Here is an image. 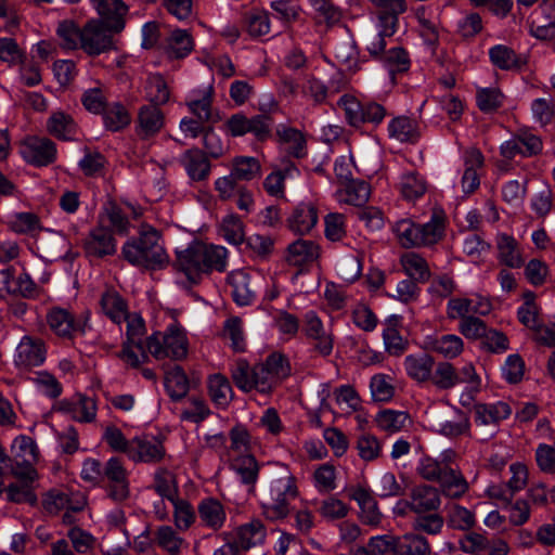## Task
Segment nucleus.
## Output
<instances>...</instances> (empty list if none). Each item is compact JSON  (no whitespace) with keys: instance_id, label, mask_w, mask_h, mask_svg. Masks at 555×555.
I'll list each match as a JSON object with an SVG mask.
<instances>
[{"instance_id":"1","label":"nucleus","mask_w":555,"mask_h":555,"mask_svg":"<svg viewBox=\"0 0 555 555\" xmlns=\"http://www.w3.org/2000/svg\"><path fill=\"white\" fill-rule=\"evenodd\" d=\"M268 486L260 499L263 516L271 521L283 520L291 514V503L300 494L298 480L291 468L273 463Z\"/></svg>"},{"instance_id":"2","label":"nucleus","mask_w":555,"mask_h":555,"mask_svg":"<svg viewBox=\"0 0 555 555\" xmlns=\"http://www.w3.org/2000/svg\"><path fill=\"white\" fill-rule=\"evenodd\" d=\"M121 255L132 266L145 269H158L168 262L159 232L149 224H142L139 236L122 245Z\"/></svg>"},{"instance_id":"3","label":"nucleus","mask_w":555,"mask_h":555,"mask_svg":"<svg viewBox=\"0 0 555 555\" xmlns=\"http://www.w3.org/2000/svg\"><path fill=\"white\" fill-rule=\"evenodd\" d=\"M392 231L404 248L430 246L442 238L444 220L437 214L424 224H417L411 219H401L393 224Z\"/></svg>"},{"instance_id":"4","label":"nucleus","mask_w":555,"mask_h":555,"mask_svg":"<svg viewBox=\"0 0 555 555\" xmlns=\"http://www.w3.org/2000/svg\"><path fill=\"white\" fill-rule=\"evenodd\" d=\"M147 351L157 360H182L189 351V340L181 325L173 323L164 332H157L146 339Z\"/></svg>"},{"instance_id":"5","label":"nucleus","mask_w":555,"mask_h":555,"mask_svg":"<svg viewBox=\"0 0 555 555\" xmlns=\"http://www.w3.org/2000/svg\"><path fill=\"white\" fill-rule=\"evenodd\" d=\"M46 319L50 330L63 338L86 335L91 331L90 313L88 311L75 318L68 310L54 307L48 311Z\"/></svg>"},{"instance_id":"6","label":"nucleus","mask_w":555,"mask_h":555,"mask_svg":"<svg viewBox=\"0 0 555 555\" xmlns=\"http://www.w3.org/2000/svg\"><path fill=\"white\" fill-rule=\"evenodd\" d=\"M12 459L14 462V476L17 479L35 480L37 472L34 462L37 460V448L34 440L21 435L13 440L11 446Z\"/></svg>"},{"instance_id":"7","label":"nucleus","mask_w":555,"mask_h":555,"mask_svg":"<svg viewBox=\"0 0 555 555\" xmlns=\"http://www.w3.org/2000/svg\"><path fill=\"white\" fill-rule=\"evenodd\" d=\"M225 130L232 137L253 133L258 140H266L271 134V118L267 115H256L248 118L242 113L232 115L224 124Z\"/></svg>"},{"instance_id":"8","label":"nucleus","mask_w":555,"mask_h":555,"mask_svg":"<svg viewBox=\"0 0 555 555\" xmlns=\"http://www.w3.org/2000/svg\"><path fill=\"white\" fill-rule=\"evenodd\" d=\"M103 477L106 480V494L117 503L130 496L128 472L118 457H111L104 465Z\"/></svg>"},{"instance_id":"9","label":"nucleus","mask_w":555,"mask_h":555,"mask_svg":"<svg viewBox=\"0 0 555 555\" xmlns=\"http://www.w3.org/2000/svg\"><path fill=\"white\" fill-rule=\"evenodd\" d=\"M46 354L47 349L42 339L25 335L15 348L13 362L20 370H30L43 364Z\"/></svg>"},{"instance_id":"10","label":"nucleus","mask_w":555,"mask_h":555,"mask_svg":"<svg viewBox=\"0 0 555 555\" xmlns=\"http://www.w3.org/2000/svg\"><path fill=\"white\" fill-rule=\"evenodd\" d=\"M305 335L312 341L313 349L322 357H327L334 348V335L331 328H326L314 311L305 314Z\"/></svg>"},{"instance_id":"11","label":"nucleus","mask_w":555,"mask_h":555,"mask_svg":"<svg viewBox=\"0 0 555 555\" xmlns=\"http://www.w3.org/2000/svg\"><path fill=\"white\" fill-rule=\"evenodd\" d=\"M22 157L29 164L47 166L56 157V146L48 138L28 137L20 145Z\"/></svg>"},{"instance_id":"12","label":"nucleus","mask_w":555,"mask_h":555,"mask_svg":"<svg viewBox=\"0 0 555 555\" xmlns=\"http://www.w3.org/2000/svg\"><path fill=\"white\" fill-rule=\"evenodd\" d=\"M215 89L212 85L191 90L185 99V105L190 113L199 120L216 122L219 119L218 113L212 106Z\"/></svg>"},{"instance_id":"13","label":"nucleus","mask_w":555,"mask_h":555,"mask_svg":"<svg viewBox=\"0 0 555 555\" xmlns=\"http://www.w3.org/2000/svg\"><path fill=\"white\" fill-rule=\"evenodd\" d=\"M109 29L102 22L92 20L82 28L81 49L89 55H99L113 47Z\"/></svg>"},{"instance_id":"14","label":"nucleus","mask_w":555,"mask_h":555,"mask_svg":"<svg viewBox=\"0 0 555 555\" xmlns=\"http://www.w3.org/2000/svg\"><path fill=\"white\" fill-rule=\"evenodd\" d=\"M492 305L487 297L475 295L468 297H453L447 304V315L450 320L470 318L474 314L487 315L490 313Z\"/></svg>"},{"instance_id":"15","label":"nucleus","mask_w":555,"mask_h":555,"mask_svg":"<svg viewBox=\"0 0 555 555\" xmlns=\"http://www.w3.org/2000/svg\"><path fill=\"white\" fill-rule=\"evenodd\" d=\"M542 141L534 133L528 130H520L509 140L502 143L500 151L502 156L512 159L517 155L530 157L542 151Z\"/></svg>"},{"instance_id":"16","label":"nucleus","mask_w":555,"mask_h":555,"mask_svg":"<svg viewBox=\"0 0 555 555\" xmlns=\"http://www.w3.org/2000/svg\"><path fill=\"white\" fill-rule=\"evenodd\" d=\"M433 429L446 437L456 438L469 433L470 423L462 411L454 409L444 420L440 418L436 411L428 414Z\"/></svg>"},{"instance_id":"17","label":"nucleus","mask_w":555,"mask_h":555,"mask_svg":"<svg viewBox=\"0 0 555 555\" xmlns=\"http://www.w3.org/2000/svg\"><path fill=\"white\" fill-rule=\"evenodd\" d=\"M90 3L111 31L120 33L125 28L129 9L122 0H90Z\"/></svg>"},{"instance_id":"18","label":"nucleus","mask_w":555,"mask_h":555,"mask_svg":"<svg viewBox=\"0 0 555 555\" xmlns=\"http://www.w3.org/2000/svg\"><path fill=\"white\" fill-rule=\"evenodd\" d=\"M175 268L183 273L188 281L197 283L206 273L201 255V243L191 244L184 250L177 251Z\"/></svg>"},{"instance_id":"19","label":"nucleus","mask_w":555,"mask_h":555,"mask_svg":"<svg viewBox=\"0 0 555 555\" xmlns=\"http://www.w3.org/2000/svg\"><path fill=\"white\" fill-rule=\"evenodd\" d=\"M83 249L90 258H103L116 253L117 243L111 230L99 225L91 230L85 238Z\"/></svg>"},{"instance_id":"20","label":"nucleus","mask_w":555,"mask_h":555,"mask_svg":"<svg viewBox=\"0 0 555 555\" xmlns=\"http://www.w3.org/2000/svg\"><path fill=\"white\" fill-rule=\"evenodd\" d=\"M165 126L163 111L152 104H145L138 111L135 121V133L141 140H149L160 132Z\"/></svg>"},{"instance_id":"21","label":"nucleus","mask_w":555,"mask_h":555,"mask_svg":"<svg viewBox=\"0 0 555 555\" xmlns=\"http://www.w3.org/2000/svg\"><path fill=\"white\" fill-rule=\"evenodd\" d=\"M165 455V449L160 441L155 438L134 437L130 440V448L127 456L135 463H155Z\"/></svg>"},{"instance_id":"22","label":"nucleus","mask_w":555,"mask_h":555,"mask_svg":"<svg viewBox=\"0 0 555 555\" xmlns=\"http://www.w3.org/2000/svg\"><path fill=\"white\" fill-rule=\"evenodd\" d=\"M349 496L358 503L360 519L363 524L371 527H378L380 525L383 514L369 490L363 487H356L350 490Z\"/></svg>"},{"instance_id":"23","label":"nucleus","mask_w":555,"mask_h":555,"mask_svg":"<svg viewBox=\"0 0 555 555\" xmlns=\"http://www.w3.org/2000/svg\"><path fill=\"white\" fill-rule=\"evenodd\" d=\"M318 219L319 216L315 205L307 202L298 204L288 216L286 222L292 232L305 235L311 232Z\"/></svg>"},{"instance_id":"24","label":"nucleus","mask_w":555,"mask_h":555,"mask_svg":"<svg viewBox=\"0 0 555 555\" xmlns=\"http://www.w3.org/2000/svg\"><path fill=\"white\" fill-rule=\"evenodd\" d=\"M403 366L406 375L418 384L427 383L431 379V373L435 367V359L426 352L408 354L404 358Z\"/></svg>"},{"instance_id":"25","label":"nucleus","mask_w":555,"mask_h":555,"mask_svg":"<svg viewBox=\"0 0 555 555\" xmlns=\"http://www.w3.org/2000/svg\"><path fill=\"white\" fill-rule=\"evenodd\" d=\"M320 257V246L310 240L299 238L287 247L286 260L295 267L314 263Z\"/></svg>"},{"instance_id":"26","label":"nucleus","mask_w":555,"mask_h":555,"mask_svg":"<svg viewBox=\"0 0 555 555\" xmlns=\"http://www.w3.org/2000/svg\"><path fill=\"white\" fill-rule=\"evenodd\" d=\"M464 173L461 179L462 190L465 194L475 192L479 184L478 170L483 166V156L480 151L470 149L465 152L464 155Z\"/></svg>"},{"instance_id":"27","label":"nucleus","mask_w":555,"mask_h":555,"mask_svg":"<svg viewBox=\"0 0 555 555\" xmlns=\"http://www.w3.org/2000/svg\"><path fill=\"white\" fill-rule=\"evenodd\" d=\"M201 524L214 531L221 529L227 519L224 506L214 498L202 500L197 506Z\"/></svg>"},{"instance_id":"28","label":"nucleus","mask_w":555,"mask_h":555,"mask_svg":"<svg viewBox=\"0 0 555 555\" xmlns=\"http://www.w3.org/2000/svg\"><path fill=\"white\" fill-rule=\"evenodd\" d=\"M266 538V528L261 520L253 519L251 521L240 526L234 534L233 542L237 545L240 551L249 550L256 545L261 544Z\"/></svg>"},{"instance_id":"29","label":"nucleus","mask_w":555,"mask_h":555,"mask_svg":"<svg viewBox=\"0 0 555 555\" xmlns=\"http://www.w3.org/2000/svg\"><path fill=\"white\" fill-rule=\"evenodd\" d=\"M180 163L193 181L205 180L210 172V163L205 153L199 149L185 151L181 155Z\"/></svg>"},{"instance_id":"30","label":"nucleus","mask_w":555,"mask_h":555,"mask_svg":"<svg viewBox=\"0 0 555 555\" xmlns=\"http://www.w3.org/2000/svg\"><path fill=\"white\" fill-rule=\"evenodd\" d=\"M431 546L428 540L416 533L409 532L396 535L393 555H430Z\"/></svg>"},{"instance_id":"31","label":"nucleus","mask_w":555,"mask_h":555,"mask_svg":"<svg viewBox=\"0 0 555 555\" xmlns=\"http://www.w3.org/2000/svg\"><path fill=\"white\" fill-rule=\"evenodd\" d=\"M410 499H412L413 512L416 514L436 511L441 505L439 490L428 485H422L412 489Z\"/></svg>"},{"instance_id":"32","label":"nucleus","mask_w":555,"mask_h":555,"mask_svg":"<svg viewBox=\"0 0 555 555\" xmlns=\"http://www.w3.org/2000/svg\"><path fill=\"white\" fill-rule=\"evenodd\" d=\"M60 409L69 414L73 420L81 423H90L96 416L95 400L86 396H79L72 401H61Z\"/></svg>"},{"instance_id":"33","label":"nucleus","mask_w":555,"mask_h":555,"mask_svg":"<svg viewBox=\"0 0 555 555\" xmlns=\"http://www.w3.org/2000/svg\"><path fill=\"white\" fill-rule=\"evenodd\" d=\"M228 282L232 288V296L238 306H248L255 299V291L250 285V278L243 270L232 271L228 275Z\"/></svg>"},{"instance_id":"34","label":"nucleus","mask_w":555,"mask_h":555,"mask_svg":"<svg viewBox=\"0 0 555 555\" xmlns=\"http://www.w3.org/2000/svg\"><path fill=\"white\" fill-rule=\"evenodd\" d=\"M47 130L60 140H74L78 128L74 118L62 111L53 112L47 120Z\"/></svg>"},{"instance_id":"35","label":"nucleus","mask_w":555,"mask_h":555,"mask_svg":"<svg viewBox=\"0 0 555 555\" xmlns=\"http://www.w3.org/2000/svg\"><path fill=\"white\" fill-rule=\"evenodd\" d=\"M336 191V198L339 203L362 206L371 194L370 185L363 180H350Z\"/></svg>"},{"instance_id":"36","label":"nucleus","mask_w":555,"mask_h":555,"mask_svg":"<svg viewBox=\"0 0 555 555\" xmlns=\"http://www.w3.org/2000/svg\"><path fill=\"white\" fill-rule=\"evenodd\" d=\"M441 493L450 499H460L469 490V483L461 470L448 467L438 481Z\"/></svg>"},{"instance_id":"37","label":"nucleus","mask_w":555,"mask_h":555,"mask_svg":"<svg viewBox=\"0 0 555 555\" xmlns=\"http://www.w3.org/2000/svg\"><path fill=\"white\" fill-rule=\"evenodd\" d=\"M400 264L404 273L420 283L427 282L430 276V268L427 260L415 251H406L400 257Z\"/></svg>"},{"instance_id":"38","label":"nucleus","mask_w":555,"mask_h":555,"mask_svg":"<svg viewBox=\"0 0 555 555\" xmlns=\"http://www.w3.org/2000/svg\"><path fill=\"white\" fill-rule=\"evenodd\" d=\"M475 421L478 425L487 426L498 424L511 415V408L507 403L499 401L493 404L478 403L474 408Z\"/></svg>"},{"instance_id":"39","label":"nucleus","mask_w":555,"mask_h":555,"mask_svg":"<svg viewBox=\"0 0 555 555\" xmlns=\"http://www.w3.org/2000/svg\"><path fill=\"white\" fill-rule=\"evenodd\" d=\"M375 423L382 431L392 435L410 425L411 418L408 412L387 409L377 413Z\"/></svg>"},{"instance_id":"40","label":"nucleus","mask_w":555,"mask_h":555,"mask_svg":"<svg viewBox=\"0 0 555 555\" xmlns=\"http://www.w3.org/2000/svg\"><path fill=\"white\" fill-rule=\"evenodd\" d=\"M498 258L501 263L509 268H519L524 259L518 243L513 236L499 234L496 237Z\"/></svg>"},{"instance_id":"41","label":"nucleus","mask_w":555,"mask_h":555,"mask_svg":"<svg viewBox=\"0 0 555 555\" xmlns=\"http://www.w3.org/2000/svg\"><path fill=\"white\" fill-rule=\"evenodd\" d=\"M100 305L104 314L118 325L121 324L122 318L129 312L126 301L113 289L102 294Z\"/></svg>"},{"instance_id":"42","label":"nucleus","mask_w":555,"mask_h":555,"mask_svg":"<svg viewBox=\"0 0 555 555\" xmlns=\"http://www.w3.org/2000/svg\"><path fill=\"white\" fill-rule=\"evenodd\" d=\"M489 57L492 64L502 70L519 69L525 60L505 44H496L489 50Z\"/></svg>"},{"instance_id":"43","label":"nucleus","mask_w":555,"mask_h":555,"mask_svg":"<svg viewBox=\"0 0 555 555\" xmlns=\"http://www.w3.org/2000/svg\"><path fill=\"white\" fill-rule=\"evenodd\" d=\"M446 519L450 528L461 531L470 530L476 524L475 514L457 503L446 506Z\"/></svg>"},{"instance_id":"44","label":"nucleus","mask_w":555,"mask_h":555,"mask_svg":"<svg viewBox=\"0 0 555 555\" xmlns=\"http://www.w3.org/2000/svg\"><path fill=\"white\" fill-rule=\"evenodd\" d=\"M208 392L211 401L219 408L228 406L233 397L231 384L222 374L209 376Z\"/></svg>"},{"instance_id":"45","label":"nucleus","mask_w":555,"mask_h":555,"mask_svg":"<svg viewBox=\"0 0 555 555\" xmlns=\"http://www.w3.org/2000/svg\"><path fill=\"white\" fill-rule=\"evenodd\" d=\"M165 387L172 400H180L186 396L190 382L181 366H173L165 375Z\"/></svg>"},{"instance_id":"46","label":"nucleus","mask_w":555,"mask_h":555,"mask_svg":"<svg viewBox=\"0 0 555 555\" xmlns=\"http://www.w3.org/2000/svg\"><path fill=\"white\" fill-rule=\"evenodd\" d=\"M389 135L400 142H415L418 137V125L415 120L399 116L388 125Z\"/></svg>"},{"instance_id":"47","label":"nucleus","mask_w":555,"mask_h":555,"mask_svg":"<svg viewBox=\"0 0 555 555\" xmlns=\"http://www.w3.org/2000/svg\"><path fill=\"white\" fill-rule=\"evenodd\" d=\"M104 127L113 132L120 131L131 122L128 109L119 102L106 106L102 113Z\"/></svg>"},{"instance_id":"48","label":"nucleus","mask_w":555,"mask_h":555,"mask_svg":"<svg viewBox=\"0 0 555 555\" xmlns=\"http://www.w3.org/2000/svg\"><path fill=\"white\" fill-rule=\"evenodd\" d=\"M231 173L238 181H251L261 175L259 160L251 156H236L232 160Z\"/></svg>"},{"instance_id":"49","label":"nucleus","mask_w":555,"mask_h":555,"mask_svg":"<svg viewBox=\"0 0 555 555\" xmlns=\"http://www.w3.org/2000/svg\"><path fill=\"white\" fill-rule=\"evenodd\" d=\"M201 255L206 273L216 270L222 272L227 268L228 250L220 245H206L201 243Z\"/></svg>"},{"instance_id":"50","label":"nucleus","mask_w":555,"mask_h":555,"mask_svg":"<svg viewBox=\"0 0 555 555\" xmlns=\"http://www.w3.org/2000/svg\"><path fill=\"white\" fill-rule=\"evenodd\" d=\"M429 382L440 390H448L459 384L457 372L450 362L435 363Z\"/></svg>"},{"instance_id":"51","label":"nucleus","mask_w":555,"mask_h":555,"mask_svg":"<svg viewBox=\"0 0 555 555\" xmlns=\"http://www.w3.org/2000/svg\"><path fill=\"white\" fill-rule=\"evenodd\" d=\"M280 140L287 144V153L294 157L300 158L306 154V140L304 134L291 127L282 126L276 130Z\"/></svg>"},{"instance_id":"52","label":"nucleus","mask_w":555,"mask_h":555,"mask_svg":"<svg viewBox=\"0 0 555 555\" xmlns=\"http://www.w3.org/2000/svg\"><path fill=\"white\" fill-rule=\"evenodd\" d=\"M194 42L190 33L185 29H175L168 38V53L170 56L181 59L193 50Z\"/></svg>"},{"instance_id":"53","label":"nucleus","mask_w":555,"mask_h":555,"mask_svg":"<svg viewBox=\"0 0 555 555\" xmlns=\"http://www.w3.org/2000/svg\"><path fill=\"white\" fill-rule=\"evenodd\" d=\"M146 99L152 105H163L168 102L170 91L166 80L159 74L150 75L145 85Z\"/></svg>"},{"instance_id":"54","label":"nucleus","mask_w":555,"mask_h":555,"mask_svg":"<svg viewBox=\"0 0 555 555\" xmlns=\"http://www.w3.org/2000/svg\"><path fill=\"white\" fill-rule=\"evenodd\" d=\"M81 33L82 29L69 20H65L59 23L56 28V35L60 44L63 49L72 51L77 48H81Z\"/></svg>"},{"instance_id":"55","label":"nucleus","mask_w":555,"mask_h":555,"mask_svg":"<svg viewBox=\"0 0 555 555\" xmlns=\"http://www.w3.org/2000/svg\"><path fill=\"white\" fill-rule=\"evenodd\" d=\"M156 542L169 555H179L185 541L171 526H160L155 533Z\"/></svg>"},{"instance_id":"56","label":"nucleus","mask_w":555,"mask_h":555,"mask_svg":"<svg viewBox=\"0 0 555 555\" xmlns=\"http://www.w3.org/2000/svg\"><path fill=\"white\" fill-rule=\"evenodd\" d=\"M431 348L435 352L441 354L446 359H454L462 353L464 343L463 339L455 334H446L437 337L433 341Z\"/></svg>"},{"instance_id":"57","label":"nucleus","mask_w":555,"mask_h":555,"mask_svg":"<svg viewBox=\"0 0 555 555\" xmlns=\"http://www.w3.org/2000/svg\"><path fill=\"white\" fill-rule=\"evenodd\" d=\"M30 380L40 393L50 399H56L62 395V384L48 371L36 372Z\"/></svg>"},{"instance_id":"58","label":"nucleus","mask_w":555,"mask_h":555,"mask_svg":"<svg viewBox=\"0 0 555 555\" xmlns=\"http://www.w3.org/2000/svg\"><path fill=\"white\" fill-rule=\"evenodd\" d=\"M232 467L234 472L240 476L242 482L254 486L258 479L259 466L256 459L253 455L244 454L237 456Z\"/></svg>"},{"instance_id":"59","label":"nucleus","mask_w":555,"mask_h":555,"mask_svg":"<svg viewBox=\"0 0 555 555\" xmlns=\"http://www.w3.org/2000/svg\"><path fill=\"white\" fill-rule=\"evenodd\" d=\"M154 488L156 492L169 502L179 498V490L175 475L164 468L157 469L154 477Z\"/></svg>"},{"instance_id":"60","label":"nucleus","mask_w":555,"mask_h":555,"mask_svg":"<svg viewBox=\"0 0 555 555\" xmlns=\"http://www.w3.org/2000/svg\"><path fill=\"white\" fill-rule=\"evenodd\" d=\"M223 336L230 340L231 347L236 352L246 348L245 332L243 322L238 317H231L224 321Z\"/></svg>"},{"instance_id":"61","label":"nucleus","mask_w":555,"mask_h":555,"mask_svg":"<svg viewBox=\"0 0 555 555\" xmlns=\"http://www.w3.org/2000/svg\"><path fill=\"white\" fill-rule=\"evenodd\" d=\"M9 227L17 234H34L41 230L40 220L33 212H15L11 215Z\"/></svg>"},{"instance_id":"62","label":"nucleus","mask_w":555,"mask_h":555,"mask_svg":"<svg viewBox=\"0 0 555 555\" xmlns=\"http://www.w3.org/2000/svg\"><path fill=\"white\" fill-rule=\"evenodd\" d=\"M231 377L235 386L242 391L254 390V367L244 359H238L231 367Z\"/></svg>"},{"instance_id":"63","label":"nucleus","mask_w":555,"mask_h":555,"mask_svg":"<svg viewBox=\"0 0 555 555\" xmlns=\"http://www.w3.org/2000/svg\"><path fill=\"white\" fill-rule=\"evenodd\" d=\"M81 103L89 113L102 114L107 106L104 86L96 82V86L86 89L81 95Z\"/></svg>"},{"instance_id":"64","label":"nucleus","mask_w":555,"mask_h":555,"mask_svg":"<svg viewBox=\"0 0 555 555\" xmlns=\"http://www.w3.org/2000/svg\"><path fill=\"white\" fill-rule=\"evenodd\" d=\"M173 506L175 526L180 531H186L195 521V512L184 499L177 498L170 502Z\"/></svg>"}]
</instances>
